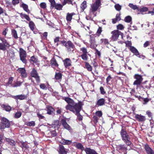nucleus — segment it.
<instances>
[{"label":"nucleus","instance_id":"dca6fc26","mask_svg":"<svg viewBox=\"0 0 154 154\" xmlns=\"http://www.w3.org/2000/svg\"><path fill=\"white\" fill-rule=\"evenodd\" d=\"M62 4L63 5H65L66 4L68 5H76V6L77 5H76L75 2H73L72 1V0H64L62 2Z\"/></svg>","mask_w":154,"mask_h":154},{"label":"nucleus","instance_id":"0e129e2a","mask_svg":"<svg viewBox=\"0 0 154 154\" xmlns=\"http://www.w3.org/2000/svg\"><path fill=\"white\" fill-rule=\"evenodd\" d=\"M8 31V28H5L3 31L2 32V34L3 35L5 36L7 34V32Z\"/></svg>","mask_w":154,"mask_h":154},{"label":"nucleus","instance_id":"bb28decb","mask_svg":"<svg viewBox=\"0 0 154 154\" xmlns=\"http://www.w3.org/2000/svg\"><path fill=\"white\" fill-rule=\"evenodd\" d=\"M51 64L52 67H57L58 65L54 59H53L51 60Z\"/></svg>","mask_w":154,"mask_h":154},{"label":"nucleus","instance_id":"bf43d9fd","mask_svg":"<svg viewBox=\"0 0 154 154\" xmlns=\"http://www.w3.org/2000/svg\"><path fill=\"white\" fill-rule=\"evenodd\" d=\"M117 28L119 29L122 30L124 28V26L122 25L119 24L117 26Z\"/></svg>","mask_w":154,"mask_h":154},{"label":"nucleus","instance_id":"412c9836","mask_svg":"<svg viewBox=\"0 0 154 154\" xmlns=\"http://www.w3.org/2000/svg\"><path fill=\"white\" fill-rule=\"evenodd\" d=\"M105 101V100L104 99H100L97 101L96 105L98 106H103L104 104Z\"/></svg>","mask_w":154,"mask_h":154},{"label":"nucleus","instance_id":"680f3d73","mask_svg":"<svg viewBox=\"0 0 154 154\" xmlns=\"http://www.w3.org/2000/svg\"><path fill=\"white\" fill-rule=\"evenodd\" d=\"M37 116L38 117L39 119H43L45 117L44 116L42 115L39 112H38L37 114Z\"/></svg>","mask_w":154,"mask_h":154},{"label":"nucleus","instance_id":"2eb2a0df","mask_svg":"<svg viewBox=\"0 0 154 154\" xmlns=\"http://www.w3.org/2000/svg\"><path fill=\"white\" fill-rule=\"evenodd\" d=\"M64 66L66 67L71 66V60L68 58H66L63 60Z\"/></svg>","mask_w":154,"mask_h":154},{"label":"nucleus","instance_id":"ea45409f","mask_svg":"<svg viewBox=\"0 0 154 154\" xmlns=\"http://www.w3.org/2000/svg\"><path fill=\"white\" fill-rule=\"evenodd\" d=\"M20 14L22 18H25L28 21H29L30 20V18L28 15L24 14H23L22 13H21Z\"/></svg>","mask_w":154,"mask_h":154},{"label":"nucleus","instance_id":"49530a36","mask_svg":"<svg viewBox=\"0 0 154 154\" xmlns=\"http://www.w3.org/2000/svg\"><path fill=\"white\" fill-rule=\"evenodd\" d=\"M40 88L44 90H46L47 89V87L45 84L42 83L40 85Z\"/></svg>","mask_w":154,"mask_h":154},{"label":"nucleus","instance_id":"b1692460","mask_svg":"<svg viewBox=\"0 0 154 154\" xmlns=\"http://www.w3.org/2000/svg\"><path fill=\"white\" fill-rule=\"evenodd\" d=\"M117 148L119 150H122L123 151H126L127 147L124 145L120 144L117 146Z\"/></svg>","mask_w":154,"mask_h":154},{"label":"nucleus","instance_id":"338daca9","mask_svg":"<svg viewBox=\"0 0 154 154\" xmlns=\"http://www.w3.org/2000/svg\"><path fill=\"white\" fill-rule=\"evenodd\" d=\"M13 81V78L12 77H10L9 79L8 82V85L11 84Z\"/></svg>","mask_w":154,"mask_h":154},{"label":"nucleus","instance_id":"6e6552de","mask_svg":"<svg viewBox=\"0 0 154 154\" xmlns=\"http://www.w3.org/2000/svg\"><path fill=\"white\" fill-rule=\"evenodd\" d=\"M66 47L68 52L70 53H73L74 50L75 46L71 41H68L66 44Z\"/></svg>","mask_w":154,"mask_h":154},{"label":"nucleus","instance_id":"4d7b16f0","mask_svg":"<svg viewBox=\"0 0 154 154\" xmlns=\"http://www.w3.org/2000/svg\"><path fill=\"white\" fill-rule=\"evenodd\" d=\"M148 8L146 7H143V8H141L140 10V11L141 12H146L147 11Z\"/></svg>","mask_w":154,"mask_h":154},{"label":"nucleus","instance_id":"052dcab7","mask_svg":"<svg viewBox=\"0 0 154 154\" xmlns=\"http://www.w3.org/2000/svg\"><path fill=\"white\" fill-rule=\"evenodd\" d=\"M115 9L117 11H120L121 9V6L119 4H117L115 5Z\"/></svg>","mask_w":154,"mask_h":154},{"label":"nucleus","instance_id":"69168bd1","mask_svg":"<svg viewBox=\"0 0 154 154\" xmlns=\"http://www.w3.org/2000/svg\"><path fill=\"white\" fill-rule=\"evenodd\" d=\"M125 43L126 45L128 46H129L130 48L131 47H132V46H131V41H128L126 42Z\"/></svg>","mask_w":154,"mask_h":154},{"label":"nucleus","instance_id":"5701e85b","mask_svg":"<svg viewBox=\"0 0 154 154\" xmlns=\"http://www.w3.org/2000/svg\"><path fill=\"white\" fill-rule=\"evenodd\" d=\"M60 142L61 143L64 145H69L71 143L72 141L70 140L62 139L60 141Z\"/></svg>","mask_w":154,"mask_h":154},{"label":"nucleus","instance_id":"39448f33","mask_svg":"<svg viewBox=\"0 0 154 154\" xmlns=\"http://www.w3.org/2000/svg\"><path fill=\"white\" fill-rule=\"evenodd\" d=\"M134 78L136 79V80L133 82V85H137L136 89H137L138 86L140 85L142 82L143 79L141 75L138 74L135 75Z\"/></svg>","mask_w":154,"mask_h":154},{"label":"nucleus","instance_id":"393cba45","mask_svg":"<svg viewBox=\"0 0 154 154\" xmlns=\"http://www.w3.org/2000/svg\"><path fill=\"white\" fill-rule=\"evenodd\" d=\"M87 5L86 4V2L85 1H84L81 4L80 8L81 11H83L84 9L87 7Z\"/></svg>","mask_w":154,"mask_h":154},{"label":"nucleus","instance_id":"5fc2aeb1","mask_svg":"<svg viewBox=\"0 0 154 154\" xmlns=\"http://www.w3.org/2000/svg\"><path fill=\"white\" fill-rule=\"evenodd\" d=\"M21 147L22 148L24 147L26 149L28 148L29 147L28 145L26 144L24 142H21Z\"/></svg>","mask_w":154,"mask_h":154},{"label":"nucleus","instance_id":"7c9ffc66","mask_svg":"<svg viewBox=\"0 0 154 154\" xmlns=\"http://www.w3.org/2000/svg\"><path fill=\"white\" fill-rule=\"evenodd\" d=\"M63 6V5L62 4L61 5L59 4H56L54 5V7L57 10H60L62 9Z\"/></svg>","mask_w":154,"mask_h":154},{"label":"nucleus","instance_id":"a18cd8bd","mask_svg":"<svg viewBox=\"0 0 154 154\" xmlns=\"http://www.w3.org/2000/svg\"><path fill=\"white\" fill-rule=\"evenodd\" d=\"M21 115L22 113L21 112H17L15 114L14 117L17 119L19 118L21 116Z\"/></svg>","mask_w":154,"mask_h":154},{"label":"nucleus","instance_id":"f704fd0d","mask_svg":"<svg viewBox=\"0 0 154 154\" xmlns=\"http://www.w3.org/2000/svg\"><path fill=\"white\" fill-rule=\"evenodd\" d=\"M75 147L78 149H81L82 150H84V148L81 143H77L75 146Z\"/></svg>","mask_w":154,"mask_h":154},{"label":"nucleus","instance_id":"09e8293b","mask_svg":"<svg viewBox=\"0 0 154 154\" xmlns=\"http://www.w3.org/2000/svg\"><path fill=\"white\" fill-rule=\"evenodd\" d=\"M31 61L33 63H37L38 61L37 59L35 58L34 56L32 57L31 58Z\"/></svg>","mask_w":154,"mask_h":154},{"label":"nucleus","instance_id":"774afa93","mask_svg":"<svg viewBox=\"0 0 154 154\" xmlns=\"http://www.w3.org/2000/svg\"><path fill=\"white\" fill-rule=\"evenodd\" d=\"M93 118L94 119V122L97 123L98 122V118L97 116H94Z\"/></svg>","mask_w":154,"mask_h":154},{"label":"nucleus","instance_id":"4468645a","mask_svg":"<svg viewBox=\"0 0 154 154\" xmlns=\"http://www.w3.org/2000/svg\"><path fill=\"white\" fill-rule=\"evenodd\" d=\"M27 96L24 94H20L13 96V97L15 99H19L23 100L26 99L27 98Z\"/></svg>","mask_w":154,"mask_h":154},{"label":"nucleus","instance_id":"de8ad7c7","mask_svg":"<svg viewBox=\"0 0 154 154\" xmlns=\"http://www.w3.org/2000/svg\"><path fill=\"white\" fill-rule=\"evenodd\" d=\"M128 6L134 10L138 9V8L136 5H134L130 3Z\"/></svg>","mask_w":154,"mask_h":154},{"label":"nucleus","instance_id":"a878e982","mask_svg":"<svg viewBox=\"0 0 154 154\" xmlns=\"http://www.w3.org/2000/svg\"><path fill=\"white\" fill-rule=\"evenodd\" d=\"M0 39L2 41L3 44L6 47H9V44L7 42L6 40L3 38H0Z\"/></svg>","mask_w":154,"mask_h":154},{"label":"nucleus","instance_id":"20e7f679","mask_svg":"<svg viewBox=\"0 0 154 154\" xmlns=\"http://www.w3.org/2000/svg\"><path fill=\"white\" fill-rule=\"evenodd\" d=\"M1 122L0 123V129L8 128L10 126L9 121L6 118L3 117L1 119Z\"/></svg>","mask_w":154,"mask_h":154},{"label":"nucleus","instance_id":"a211bd4d","mask_svg":"<svg viewBox=\"0 0 154 154\" xmlns=\"http://www.w3.org/2000/svg\"><path fill=\"white\" fill-rule=\"evenodd\" d=\"M59 152L61 154H66L67 153L66 150L64 146L61 145H59Z\"/></svg>","mask_w":154,"mask_h":154},{"label":"nucleus","instance_id":"864d4df0","mask_svg":"<svg viewBox=\"0 0 154 154\" xmlns=\"http://www.w3.org/2000/svg\"><path fill=\"white\" fill-rule=\"evenodd\" d=\"M40 5V7L43 9H45L46 8V4L45 2L41 3Z\"/></svg>","mask_w":154,"mask_h":154},{"label":"nucleus","instance_id":"37998d69","mask_svg":"<svg viewBox=\"0 0 154 154\" xmlns=\"http://www.w3.org/2000/svg\"><path fill=\"white\" fill-rule=\"evenodd\" d=\"M81 57L82 59L84 60H87L88 59V56L87 54H83L81 55Z\"/></svg>","mask_w":154,"mask_h":154},{"label":"nucleus","instance_id":"3c124183","mask_svg":"<svg viewBox=\"0 0 154 154\" xmlns=\"http://www.w3.org/2000/svg\"><path fill=\"white\" fill-rule=\"evenodd\" d=\"M21 83L22 82H16L15 84H14L13 85H11L13 87H16L17 86H20L21 85Z\"/></svg>","mask_w":154,"mask_h":154},{"label":"nucleus","instance_id":"7ed1b4c3","mask_svg":"<svg viewBox=\"0 0 154 154\" xmlns=\"http://www.w3.org/2000/svg\"><path fill=\"white\" fill-rule=\"evenodd\" d=\"M101 5V0H96L94 3L91 5L90 12L94 14L97 10Z\"/></svg>","mask_w":154,"mask_h":154},{"label":"nucleus","instance_id":"e2e57ef3","mask_svg":"<svg viewBox=\"0 0 154 154\" xmlns=\"http://www.w3.org/2000/svg\"><path fill=\"white\" fill-rule=\"evenodd\" d=\"M102 113L100 111H98L96 112V115L99 117H101L102 116Z\"/></svg>","mask_w":154,"mask_h":154},{"label":"nucleus","instance_id":"f257e3e1","mask_svg":"<svg viewBox=\"0 0 154 154\" xmlns=\"http://www.w3.org/2000/svg\"><path fill=\"white\" fill-rule=\"evenodd\" d=\"M82 103H79V104L76 105L74 108H73L72 106L68 105L66 107V109L74 113L77 116V119L81 121L83 117L80 115L79 112L82 109Z\"/></svg>","mask_w":154,"mask_h":154},{"label":"nucleus","instance_id":"e433bc0d","mask_svg":"<svg viewBox=\"0 0 154 154\" xmlns=\"http://www.w3.org/2000/svg\"><path fill=\"white\" fill-rule=\"evenodd\" d=\"M85 66L87 69L89 71H91L92 69V66L87 62H85Z\"/></svg>","mask_w":154,"mask_h":154},{"label":"nucleus","instance_id":"c9c22d12","mask_svg":"<svg viewBox=\"0 0 154 154\" xmlns=\"http://www.w3.org/2000/svg\"><path fill=\"white\" fill-rule=\"evenodd\" d=\"M22 7L26 11L29 13L30 11L28 8V6L27 5L24 4H23L22 5Z\"/></svg>","mask_w":154,"mask_h":154},{"label":"nucleus","instance_id":"423d86ee","mask_svg":"<svg viewBox=\"0 0 154 154\" xmlns=\"http://www.w3.org/2000/svg\"><path fill=\"white\" fill-rule=\"evenodd\" d=\"M111 33L112 35L110 38V39L112 41L116 40L118 39L119 35H121L122 38H123L122 33L118 30H114Z\"/></svg>","mask_w":154,"mask_h":154},{"label":"nucleus","instance_id":"aec40b11","mask_svg":"<svg viewBox=\"0 0 154 154\" xmlns=\"http://www.w3.org/2000/svg\"><path fill=\"white\" fill-rule=\"evenodd\" d=\"M130 51L134 53L136 56H138L139 55V53L137 50L133 46L131 47L130 48Z\"/></svg>","mask_w":154,"mask_h":154},{"label":"nucleus","instance_id":"1a4fd4ad","mask_svg":"<svg viewBox=\"0 0 154 154\" xmlns=\"http://www.w3.org/2000/svg\"><path fill=\"white\" fill-rule=\"evenodd\" d=\"M64 100L65 101L68 103V104L66 106L65 108L66 109V107L68 105L74 108L76 105L79 104V103H82L81 102H79L78 103H75L72 99L68 97L65 98Z\"/></svg>","mask_w":154,"mask_h":154},{"label":"nucleus","instance_id":"6ab92c4d","mask_svg":"<svg viewBox=\"0 0 154 154\" xmlns=\"http://www.w3.org/2000/svg\"><path fill=\"white\" fill-rule=\"evenodd\" d=\"M47 113L49 115H52L54 114V109L51 106H48L47 107Z\"/></svg>","mask_w":154,"mask_h":154},{"label":"nucleus","instance_id":"6e6d98bb","mask_svg":"<svg viewBox=\"0 0 154 154\" xmlns=\"http://www.w3.org/2000/svg\"><path fill=\"white\" fill-rule=\"evenodd\" d=\"M102 32V28L101 27H99L97 32V35H98L99 36Z\"/></svg>","mask_w":154,"mask_h":154},{"label":"nucleus","instance_id":"cd10ccee","mask_svg":"<svg viewBox=\"0 0 154 154\" xmlns=\"http://www.w3.org/2000/svg\"><path fill=\"white\" fill-rule=\"evenodd\" d=\"M6 140L11 145L14 146L15 145V142L14 141L11 139L6 138Z\"/></svg>","mask_w":154,"mask_h":154},{"label":"nucleus","instance_id":"c756f323","mask_svg":"<svg viewBox=\"0 0 154 154\" xmlns=\"http://www.w3.org/2000/svg\"><path fill=\"white\" fill-rule=\"evenodd\" d=\"M73 14V13L70 14L68 13L67 14L66 17V19L67 21L69 22L71 21Z\"/></svg>","mask_w":154,"mask_h":154},{"label":"nucleus","instance_id":"f3484780","mask_svg":"<svg viewBox=\"0 0 154 154\" xmlns=\"http://www.w3.org/2000/svg\"><path fill=\"white\" fill-rule=\"evenodd\" d=\"M86 154H98L94 150L86 148L85 149Z\"/></svg>","mask_w":154,"mask_h":154},{"label":"nucleus","instance_id":"c03bdc74","mask_svg":"<svg viewBox=\"0 0 154 154\" xmlns=\"http://www.w3.org/2000/svg\"><path fill=\"white\" fill-rule=\"evenodd\" d=\"M62 75L60 73H56L55 75V78L56 79H60L61 78Z\"/></svg>","mask_w":154,"mask_h":154},{"label":"nucleus","instance_id":"13d9d810","mask_svg":"<svg viewBox=\"0 0 154 154\" xmlns=\"http://www.w3.org/2000/svg\"><path fill=\"white\" fill-rule=\"evenodd\" d=\"M6 47L2 43H0V50H5Z\"/></svg>","mask_w":154,"mask_h":154},{"label":"nucleus","instance_id":"603ef678","mask_svg":"<svg viewBox=\"0 0 154 154\" xmlns=\"http://www.w3.org/2000/svg\"><path fill=\"white\" fill-rule=\"evenodd\" d=\"M49 1L51 3V7L53 8L56 4L54 0H49Z\"/></svg>","mask_w":154,"mask_h":154},{"label":"nucleus","instance_id":"72a5a7b5","mask_svg":"<svg viewBox=\"0 0 154 154\" xmlns=\"http://www.w3.org/2000/svg\"><path fill=\"white\" fill-rule=\"evenodd\" d=\"M121 19L119 16V15L118 14L116 15V18L115 19H112V22L113 23H115L117 21H119Z\"/></svg>","mask_w":154,"mask_h":154},{"label":"nucleus","instance_id":"0eeeda50","mask_svg":"<svg viewBox=\"0 0 154 154\" xmlns=\"http://www.w3.org/2000/svg\"><path fill=\"white\" fill-rule=\"evenodd\" d=\"M20 57L23 63L26 64L27 62L26 59V51L22 48L20 49Z\"/></svg>","mask_w":154,"mask_h":154},{"label":"nucleus","instance_id":"473e14b6","mask_svg":"<svg viewBox=\"0 0 154 154\" xmlns=\"http://www.w3.org/2000/svg\"><path fill=\"white\" fill-rule=\"evenodd\" d=\"M11 33L12 35L15 38L17 39L18 38L17 32L15 29L12 30Z\"/></svg>","mask_w":154,"mask_h":154},{"label":"nucleus","instance_id":"9b49d317","mask_svg":"<svg viewBox=\"0 0 154 154\" xmlns=\"http://www.w3.org/2000/svg\"><path fill=\"white\" fill-rule=\"evenodd\" d=\"M17 72L20 74V75L23 78H25L27 76V74L24 68H19L17 70Z\"/></svg>","mask_w":154,"mask_h":154},{"label":"nucleus","instance_id":"ddd939ff","mask_svg":"<svg viewBox=\"0 0 154 154\" xmlns=\"http://www.w3.org/2000/svg\"><path fill=\"white\" fill-rule=\"evenodd\" d=\"M61 124L65 129L68 130H70L71 129L70 127L67 124L65 120L63 119L61 120Z\"/></svg>","mask_w":154,"mask_h":154},{"label":"nucleus","instance_id":"8fccbe9b","mask_svg":"<svg viewBox=\"0 0 154 154\" xmlns=\"http://www.w3.org/2000/svg\"><path fill=\"white\" fill-rule=\"evenodd\" d=\"M26 125L29 126H34L35 125V124L34 121H31L27 122Z\"/></svg>","mask_w":154,"mask_h":154},{"label":"nucleus","instance_id":"4c0bfd02","mask_svg":"<svg viewBox=\"0 0 154 154\" xmlns=\"http://www.w3.org/2000/svg\"><path fill=\"white\" fill-rule=\"evenodd\" d=\"M100 43L102 44L103 43L105 45L108 44H109L108 40L107 39H101L100 40Z\"/></svg>","mask_w":154,"mask_h":154},{"label":"nucleus","instance_id":"a19ab883","mask_svg":"<svg viewBox=\"0 0 154 154\" xmlns=\"http://www.w3.org/2000/svg\"><path fill=\"white\" fill-rule=\"evenodd\" d=\"M29 26L31 29L33 31L34 29V26H35L34 23L32 21H30L29 23Z\"/></svg>","mask_w":154,"mask_h":154},{"label":"nucleus","instance_id":"79ce46f5","mask_svg":"<svg viewBox=\"0 0 154 154\" xmlns=\"http://www.w3.org/2000/svg\"><path fill=\"white\" fill-rule=\"evenodd\" d=\"M80 50L82 52V54H87L88 53L87 49L84 47L81 48Z\"/></svg>","mask_w":154,"mask_h":154},{"label":"nucleus","instance_id":"58836bf2","mask_svg":"<svg viewBox=\"0 0 154 154\" xmlns=\"http://www.w3.org/2000/svg\"><path fill=\"white\" fill-rule=\"evenodd\" d=\"M132 20V18L131 17L129 16H128L127 17H126L125 19H124V21L127 23H130V22H131Z\"/></svg>","mask_w":154,"mask_h":154},{"label":"nucleus","instance_id":"c85d7f7f","mask_svg":"<svg viewBox=\"0 0 154 154\" xmlns=\"http://www.w3.org/2000/svg\"><path fill=\"white\" fill-rule=\"evenodd\" d=\"M52 125L54 126V128H56V127L57 128H58L61 125V123L60 122L59 120H57Z\"/></svg>","mask_w":154,"mask_h":154},{"label":"nucleus","instance_id":"4be33fe9","mask_svg":"<svg viewBox=\"0 0 154 154\" xmlns=\"http://www.w3.org/2000/svg\"><path fill=\"white\" fill-rule=\"evenodd\" d=\"M146 149L147 154H154V151L148 146H145Z\"/></svg>","mask_w":154,"mask_h":154},{"label":"nucleus","instance_id":"9d476101","mask_svg":"<svg viewBox=\"0 0 154 154\" xmlns=\"http://www.w3.org/2000/svg\"><path fill=\"white\" fill-rule=\"evenodd\" d=\"M31 76L35 78V80L38 83L40 82V79L37 73V71L34 69H33L31 73Z\"/></svg>","mask_w":154,"mask_h":154},{"label":"nucleus","instance_id":"2f4dec72","mask_svg":"<svg viewBox=\"0 0 154 154\" xmlns=\"http://www.w3.org/2000/svg\"><path fill=\"white\" fill-rule=\"evenodd\" d=\"M2 107L4 108V109L7 111H10L11 109V107L10 106L5 105H3L2 106Z\"/></svg>","mask_w":154,"mask_h":154},{"label":"nucleus","instance_id":"f8f14e48","mask_svg":"<svg viewBox=\"0 0 154 154\" xmlns=\"http://www.w3.org/2000/svg\"><path fill=\"white\" fill-rule=\"evenodd\" d=\"M135 117L137 121L140 122H144L146 119L145 116L141 115L136 114H135Z\"/></svg>","mask_w":154,"mask_h":154},{"label":"nucleus","instance_id":"f03ea898","mask_svg":"<svg viewBox=\"0 0 154 154\" xmlns=\"http://www.w3.org/2000/svg\"><path fill=\"white\" fill-rule=\"evenodd\" d=\"M121 134L123 140L128 146H129L131 144V142L130 140V137L126 131L123 129H122L121 131Z\"/></svg>","mask_w":154,"mask_h":154}]
</instances>
